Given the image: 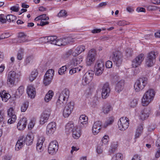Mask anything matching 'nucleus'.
Instances as JSON below:
<instances>
[{
	"label": "nucleus",
	"instance_id": "nucleus-1",
	"mask_svg": "<svg viewBox=\"0 0 160 160\" xmlns=\"http://www.w3.org/2000/svg\"><path fill=\"white\" fill-rule=\"evenodd\" d=\"M155 94V92L152 89H149L144 94L142 99L143 106L148 105L153 100Z\"/></svg>",
	"mask_w": 160,
	"mask_h": 160
},
{
	"label": "nucleus",
	"instance_id": "nucleus-2",
	"mask_svg": "<svg viewBox=\"0 0 160 160\" xmlns=\"http://www.w3.org/2000/svg\"><path fill=\"white\" fill-rule=\"evenodd\" d=\"M148 79L145 77H141L138 78L135 82L134 88L135 91L139 92L142 91L148 84Z\"/></svg>",
	"mask_w": 160,
	"mask_h": 160
},
{
	"label": "nucleus",
	"instance_id": "nucleus-3",
	"mask_svg": "<svg viewBox=\"0 0 160 160\" xmlns=\"http://www.w3.org/2000/svg\"><path fill=\"white\" fill-rule=\"evenodd\" d=\"M122 57L121 52L118 51L114 52L110 57L111 60L118 67L120 66L122 63Z\"/></svg>",
	"mask_w": 160,
	"mask_h": 160
},
{
	"label": "nucleus",
	"instance_id": "nucleus-4",
	"mask_svg": "<svg viewBox=\"0 0 160 160\" xmlns=\"http://www.w3.org/2000/svg\"><path fill=\"white\" fill-rule=\"evenodd\" d=\"M129 119L126 117H122L120 118L118 122L119 129L124 131L128 128L129 125Z\"/></svg>",
	"mask_w": 160,
	"mask_h": 160
},
{
	"label": "nucleus",
	"instance_id": "nucleus-5",
	"mask_svg": "<svg viewBox=\"0 0 160 160\" xmlns=\"http://www.w3.org/2000/svg\"><path fill=\"white\" fill-rule=\"evenodd\" d=\"M156 53L151 51L148 54L146 60V64L148 67H151L154 64L155 62Z\"/></svg>",
	"mask_w": 160,
	"mask_h": 160
},
{
	"label": "nucleus",
	"instance_id": "nucleus-6",
	"mask_svg": "<svg viewBox=\"0 0 160 160\" xmlns=\"http://www.w3.org/2000/svg\"><path fill=\"white\" fill-rule=\"evenodd\" d=\"M18 76L16 72L14 71L9 72L7 78V83L10 87H12L14 86Z\"/></svg>",
	"mask_w": 160,
	"mask_h": 160
},
{
	"label": "nucleus",
	"instance_id": "nucleus-7",
	"mask_svg": "<svg viewBox=\"0 0 160 160\" xmlns=\"http://www.w3.org/2000/svg\"><path fill=\"white\" fill-rule=\"evenodd\" d=\"M96 54V50L95 49H91L89 51L86 59V64L87 65L91 66L94 63Z\"/></svg>",
	"mask_w": 160,
	"mask_h": 160
},
{
	"label": "nucleus",
	"instance_id": "nucleus-8",
	"mask_svg": "<svg viewBox=\"0 0 160 160\" xmlns=\"http://www.w3.org/2000/svg\"><path fill=\"white\" fill-rule=\"evenodd\" d=\"M54 71L53 69H49L46 73L43 79V83L46 86L49 84L54 75Z\"/></svg>",
	"mask_w": 160,
	"mask_h": 160
},
{
	"label": "nucleus",
	"instance_id": "nucleus-9",
	"mask_svg": "<svg viewBox=\"0 0 160 160\" xmlns=\"http://www.w3.org/2000/svg\"><path fill=\"white\" fill-rule=\"evenodd\" d=\"M104 68V62L102 60L97 61L95 66V74L97 76L101 75L103 72Z\"/></svg>",
	"mask_w": 160,
	"mask_h": 160
},
{
	"label": "nucleus",
	"instance_id": "nucleus-10",
	"mask_svg": "<svg viewBox=\"0 0 160 160\" xmlns=\"http://www.w3.org/2000/svg\"><path fill=\"white\" fill-rule=\"evenodd\" d=\"M74 108V103L70 102L66 104L63 111V115L65 118L68 117L71 114Z\"/></svg>",
	"mask_w": 160,
	"mask_h": 160
},
{
	"label": "nucleus",
	"instance_id": "nucleus-11",
	"mask_svg": "<svg viewBox=\"0 0 160 160\" xmlns=\"http://www.w3.org/2000/svg\"><path fill=\"white\" fill-rule=\"evenodd\" d=\"M58 142L54 140L51 142L48 148V152L49 154L52 155L55 154L58 149Z\"/></svg>",
	"mask_w": 160,
	"mask_h": 160
},
{
	"label": "nucleus",
	"instance_id": "nucleus-12",
	"mask_svg": "<svg viewBox=\"0 0 160 160\" xmlns=\"http://www.w3.org/2000/svg\"><path fill=\"white\" fill-rule=\"evenodd\" d=\"M69 96V92L68 90L65 89L59 94V100L62 101L64 103H66L68 101Z\"/></svg>",
	"mask_w": 160,
	"mask_h": 160
},
{
	"label": "nucleus",
	"instance_id": "nucleus-13",
	"mask_svg": "<svg viewBox=\"0 0 160 160\" xmlns=\"http://www.w3.org/2000/svg\"><path fill=\"white\" fill-rule=\"evenodd\" d=\"M144 58V55L141 54L139 55L132 62V66L133 68H136L140 65Z\"/></svg>",
	"mask_w": 160,
	"mask_h": 160
},
{
	"label": "nucleus",
	"instance_id": "nucleus-14",
	"mask_svg": "<svg viewBox=\"0 0 160 160\" xmlns=\"http://www.w3.org/2000/svg\"><path fill=\"white\" fill-rule=\"evenodd\" d=\"M110 92V88L108 83L104 84L102 88V96L103 98L105 99L108 97Z\"/></svg>",
	"mask_w": 160,
	"mask_h": 160
},
{
	"label": "nucleus",
	"instance_id": "nucleus-15",
	"mask_svg": "<svg viewBox=\"0 0 160 160\" xmlns=\"http://www.w3.org/2000/svg\"><path fill=\"white\" fill-rule=\"evenodd\" d=\"M102 125L101 122L99 121L94 123L92 128V133L94 135H97L100 132L102 128Z\"/></svg>",
	"mask_w": 160,
	"mask_h": 160
},
{
	"label": "nucleus",
	"instance_id": "nucleus-16",
	"mask_svg": "<svg viewBox=\"0 0 160 160\" xmlns=\"http://www.w3.org/2000/svg\"><path fill=\"white\" fill-rule=\"evenodd\" d=\"M56 124L55 122H52L49 123L47 125L46 133L47 134H53L56 129Z\"/></svg>",
	"mask_w": 160,
	"mask_h": 160
},
{
	"label": "nucleus",
	"instance_id": "nucleus-17",
	"mask_svg": "<svg viewBox=\"0 0 160 160\" xmlns=\"http://www.w3.org/2000/svg\"><path fill=\"white\" fill-rule=\"evenodd\" d=\"M82 61V59L81 57H78L75 58L68 63V66L70 68H72L80 64Z\"/></svg>",
	"mask_w": 160,
	"mask_h": 160
},
{
	"label": "nucleus",
	"instance_id": "nucleus-18",
	"mask_svg": "<svg viewBox=\"0 0 160 160\" xmlns=\"http://www.w3.org/2000/svg\"><path fill=\"white\" fill-rule=\"evenodd\" d=\"M50 114V112L48 111H45L42 113L40 121L41 124H43L47 122L48 119Z\"/></svg>",
	"mask_w": 160,
	"mask_h": 160
},
{
	"label": "nucleus",
	"instance_id": "nucleus-19",
	"mask_svg": "<svg viewBox=\"0 0 160 160\" xmlns=\"http://www.w3.org/2000/svg\"><path fill=\"white\" fill-rule=\"evenodd\" d=\"M25 139L23 136H20L15 145V149L16 151L20 150L24 144Z\"/></svg>",
	"mask_w": 160,
	"mask_h": 160
},
{
	"label": "nucleus",
	"instance_id": "nucleus-20",
	"mask_svg": "<svg viewBox=\"0 0 160 160\" xmlns=\"http://www.w3.org/2000/svg\"><path fill=\"white\" fill-rule=\"evenodd\" d=\"M27 124V120L25 118H23L18 122L17 127L18 129L22 130H23L26 127Z\"/></svg>",
	"mask_w": 160,
	"mask_h": 160
},
{
	"label": "nucleus",
	"instance_id": "nucleus-21",
	"mask_svg": "<svg viewBox=\"0 0 160 160\" xmlns=\"http://www.w3.org/2000/svg\"><path fill=\"white\" fill-rule=\"evenodd\" d=\"M77 128L76 126H74L73 122L72 121H70L66 126V132L67 134L72 132Z\"/></svg>",
	"mask_w": 160,
	"mask_h": 160
},
{
	"label": "nucleus",
	"instance_id": "nucleus-22",
	"mask_svg": "<svg viewBox=\"0 0 160 160\" xmlns=\"http://www.w3.org/2000/svg\"><path fill=\"white\" fill-rule=\"evenodd\" d=\"M150 112L151 109L149 108H145L142 110L140 114L141 119L143 120L147 119L149 116Z\"/></svg>",
	"mask_w": 160,
	"mask_h": 160
},
{
	"label": "nucleus",
	"instance_id": "nucleus-23",
	"mask_svg": "<svg viewBox=\"0 0 160 160\" xmlns=\"http://www.w3.org/2000/svg\"><path fill=\"white\" fill-rule=\"evenodd\" d=\"M27 93L28 96L33 98L36 95V90L35 88L32 85L28 86L27 88Z\"/></svg>",
	"mask_w": 160,
	"mask_h": 160
},
{
	"label": "nucleus",
	"instance_id": "nucleus-24",
	"mask_svg": "<svg viewBox=\"0 0 160 160\" xmlns=\"http://www.w3.org/2000/svg\"><path fill=\"white\" fill-rule=\"evenodd\" d=\"M85 49V46H80L76 48L73 50V56H76L79 54L84 51Z\"/></svg>",
	"mask_w": 160,
	"mask_h": 160
},
{
	"label": "nucleus",
	"instance_id": "nucleus-25",
	"mask_svg": "<svg viewBox=\"0 0 160 160\" xmlns=\"http://www.w3.org/2000/svg\"><path fill=\"white\" fill-rule=\"evenodd\" d=\"M124 88V82L122 80L120 81L117 82L115 86V91L119 93L122 91Z\"/></svg>",
	"mask_w": 160,
	"mask_h": 160
},
{
	"label": "nucleus",
	"instance_id": "nucleus-26",
	"mask_svg": "<svg viewBox=\"0 0 160 160\" xmlns=\"http://www.w3.org/2000/svg\"><path fill=\"white\" fill-rule=\"evenodd\" d=\"M0 97L3 101L6 102L11 98V96L8 93L6 92L5 91H3L2 92H0Z\"/></svg>",
	"mask_w": 160,
	"mask_h": 160
},
{
	"label": "nucleus",
	"instance_id": "nucleus-27",
	"mask_svg": "<svg viewBox=\"0 0 160 160\" xmlns=\"http://www.w3.org/2000/svg\"><path fill=\"white\" fill-rule=\"evenodd\" d=\"M112 110V106L109 103L105 104L103 108V112L105 114L108 113Z\"/></svg>",
	"mask_w": 160,
	"mask_h": 160
},
{
	"label": "nucleus",
	"instance_id": "nucleus-28",
	"mask_svg": "<svg viewBox=\"0 0 160 160\" xmlns=\"http://www.w3.org/2000/svg\"><path fill=\"white\" fill-rule=\"evenodd\" d=\"M73 137L76 139L78 138L81 135V132L79 128L78 127L72 132Z\"/></svg>",
	"mask_w": 160,
	"mask_h": 160
},
{
	"label": "nucleus",
	"instance_id": "nucleus-29",
	"mask_svg": "<svg viewBox=\"0 0 160 160\" xmlns=\"http://www.w3.org/2000/svg\"><path fill=\"white\" fill-rule=\"evenodd\" d=\"M32 134L28 133L26 138H25V142L27 145H29L32 143L33 139L32 137Z\"/></svg>",
	"mask_w": 160,
	"mask_h": 160
},
{
	"label": "nucleus",
	"instance_id": "nucleus-30",
	"mask_svg": "<svg viewBox=\"0 0 160 160\" xmlns=\"http://www.w3.org/2000/svg\"><path fill=\"white\" fill-rule=\"evenodd\" d=\"M71 69L69 71V73L72 75L77 72H78L80 71L82 68V67L79 66L75 68H71Z\"/></svg>",
	"mask_w": 160,
	"mask_h": 160
},
{
	"label": "nucleus",
	"instance_id": "nucleus-31",
	"mask_svg": "<svg viewBox=\"0 0 160 160\" xmlns=\"http://www.w3.org/2000/svg\"><path fill=\"white\" fill-rule=\"evenodd\" d=\"M53 95V92L52 91L49 90L45 97L44 100L45 102H48L51 100Z\"/></svg>",
	"mask_w": 160,
	"mask_h": 160
},
{
	"label": "nucleus",
	"instance_id": "nucleus-32",
	"mask_svg": "<svg viewBox=\"0 0 160 160\" xmlns=\"http://www.w3.org/2000/svg\"><path fill=\"white\" fill-rule=\"evenodd\" d=\"M62 40L63 46L67 45L73 42V39L70 37L63 38Z\"/></svg>",
	"mask_w": 160,
	"mask_h": 160
},
{
	"label": "nucleus",
	"instance_id": "nucleus-33",
	"mask_svg": "<svg viewBox=\"0 0 160 160\" xmlns=\"http://www.w3.org/2000/svg\"><path fill=\"white\" fill-rule=\"evenodd\" d=\"M38 75V72L37 70H35L32 71L29 76V80L31 81H33L35 79Z\"/></svg>",
	"mask_w": 160,
	"mask_h": 160
},
{
	"label": "nucleus",
	"instance_id": "nucleus-34",
	"mask_svg": "<svg viewBox=\"0 0 160 160\" xmlns=\"http://www.w3.org/2000/svg\"><path fill=\"white\" fill-rule=\"evenodd\" d=\"M88 117L84 115L80 116L79 118V122L82 124H85L87 123Z\"/></svg>",
	"mask_w": 160,
	"mask_h": 160
},
{
	"label": "nucleus",
	"instance_id": "nucleus-35",
	"mask_svg": "<svg viewBox=\"0 0 160 160\" xmlns=\"http://www.w3.org/2000/svg\"><path fill=\"white\" fill-rule=\"evenodd\" d=\"M26 36L23 33H20L18 35V41L20 42H25L26 40Z\"/></svg>",
	"mask_w": 160,
	"mask_h": 160
},
{
	"label": "nucleus",
	"instance_id": "nucleus-36",
	"mask_svg": "<svg viewBox=\"0 0 160 160\" xmlns=\"http://www.w3.org/2000/svg\"><path fill=\"white\" fill-rule=\"evenodd\" d=\"M24 52V50L22 48H20L18 50L17 55L18 59L20 60L22 59L23 58Z\"/></svg>",
	"mask_w": 160,
	"mask_h": 160
},
{
	"label": "nucleus",
	"instance_id": "nucleus-37",
	"mask_svg": "<svg viewBox=\"0 0 160 160\" xmlns=\"http://www.w3.org/2000/svg\"><path fill=\"white\" fill-rule=\"evenodd\" d=\"M57 38V37L55 36H49L47 38L48 42L53 44H54V43H55L56 40Z\"/></svg>",
	"mask_w": 160,
	"mask_h": 160
},
{
	"label": "nucleus",
	"instance_id": "nucleus-38",
	"mask_svg": "<svg viewBox=\"0 0 160 160\" xmlns=\"http://www.w3.org/2000/svg\"><path fill=\"white\" fill-rule=\"evenodd\" d=\"M24 88L23 86H20L17 89L16 92V95L17 96L20 97L23 93Z\"/></svg>",
	"mask_w": 160,
	"mask_h": 160
},
{
	"label": "nucleus",
	"instance_id": "nucleus-39",
	"mask_svg": "<svg viewBox=\"0 0 160 160\" xmlns=\"http://www.w3.org/2000/svg\"><path fill=\"white\" fill-rule=\"evenodd\" d=\"M114 120V118L113 117H109L104 124V127L106 128L108 125L112 124Z\"/></svg>",
	"mask_w": 160,
	"mask_h": 160
},
{
	"label": "nucleus",
	"instance_id": "nucleus-40",
	"mask_svg": "<svg viewBox=\"0 0 160 160\" xmlns=\"http://www.w3.org/2000/svg\"><path fill=\"white\" fill-rule=\"evenodd\" d=\"M93 75V72L90 70L87 72L84 75L86 77H87V78H88L89 80L90 79L91 80H92Z\"/></svg>",
	"mask_w": 160,
	"mask_h": 160
},
{
	"label": "nucleus",
	"instance_id": "nucleus-41",
	"mask_svg": "<svg viewBox=\"0 0 160 160\" xmlns=\"http://www.w3.org/2000/svg\"><path fill=\"white\" fill-rule=\"evenodd\" d=\"M122 155L120 153H117L112 158L111 160H122Z\"/></svg>",
	"mask_w": 160,
	"mask_h": 160
},
{
	"label": "nucleus",
	"instance_id": "nucleus-42",
	"mask_svg": "<svg viewBox=\"0 0 160 160\" xmlns=\"http://www.w3.org/2000/svg\"><path fill=\"white\" fill-rule=\"evenodd\" d=\"M117 142H114L111 145V147L109 149V152L110 153H112L115 152L118 147Z\"/></svg>",
	"mask_w": 160,
	"mask_h": 160
},
{
	"label": "nucleus",
	"instance_id": "nucleus-43",
	"mask_svg": "<svg viewBox=\"0 0 160 160\" xmlns=\"http://www.w3.org/2000/svg\"><path fill=\"white\" fill-rule=\"evenodd\" d=\"M28 106V102H25L22 104L21 106V109L22 112H25Z\"/></svg>",
	"mask_w": 160,
	"mask_h": 160
},
{
	"label": "nucleus",
	"instance_id": "nucleus-44",
	"mask_svg": "<svg viewBox=\"0 0 160 160\" xmlns=\"http://www.w3.org/2000/svg\"><path fill=\"white\" fill-rule=\"evenodd\" d=\"M7 21L9 22H13L16 19V17L12 14L8 15L6 16Z\"/></svg>",
	"mask_w": 160,
	"mask_h": 160
},
{
	"label": "nucleus",
	"instance_id": "nucleus-45",
	"mask_svg": "<svg viewBox=\"0 0 160 160\" xmlns=\"http://www.w3.org/2000/svg\"><path fill=\"white\" fill-rule=\"evenodd\" d=\"M66 104V103H64L62 101L58 100L56 102V106L57 108L60 109L62 108Z\"/></svg>",
	"mask_w": 160,
	"mask_h": 160
},
{
	"label": "nucleus",
	"instance_id": "nucleus-46",
	"mask_svg": "<svg viewBox=\"0 0 160 160\" xmlns=\"http://www.w3.org/2000/svg\"><path fill=\"white\" fill-rule=\"evenodd\" d=\"M91 81L90 79L89 80L88 78L84 75L82 80V84L84 86L86 85L89 83Z\"/></svg>",
	"mask_w": 160,
	"mask_h": 160
},
{
	"label": "nucleus",
	"instance_id": "nucleus-47",
	"mask_svg": "<svg viewBox=\"0 0 160 160\" xmlns=\"http://www.w3.org/2000/svg\"><path fill=\"white\" fill-rule=\"evenodd\" d=\"M10 118L8 119V122L9 124H12L15 122L16 120V115H13L12 117H9Z\"/></svg>",
	"mask_w": 160,
	"mask_h": 160
},
{
	"label": "nucleus",
	"instance_id": "nucleus-48",
	"mask_svg": "<svg viewBox=\"0 0 160 160\" xmlns=\"http://www.w3.org/2000/svg\"><path fill=\"white\" fill-rule=\"evenodd\" d=\"M67 68L66 66H62L59 69L58 73L59 74L62 75L64 74V72L66 71Z\"/></svg>",
	"mask_w": 160,
	"mask_h": 160
},
{
	"label": "nucleus",
	"instance_id": "nucleus-49",
	"mask_svg": "<svg viewBox=\"0 0 160 160\" xmlns=\"http://www.w3.org/2000/svg\"><path fill=\"white\" fill-rule=\"evenodd\" d=\"M5 113V112L4 110H0V123L3 122Z\"/></svg>",
	"mask_w": 160,
	"mask_h": 160
},
{
	"label": "nucleus",
	"instance_id": "nucleus-50",
	"mask_svg": "<svg viewBox=\"0 0 160 160\" xmlns=\"http://www.w3.org/2000/svg\"><path fill=\"white\" fill-rule=\"evenodd\" d=\"M8 115L9 117H12L13 115H15L14 110L12 108H10L8 110Z\"/></svg>",
	"mask_w": 160,
	"mask_h": 160
},
{
	"label": "nucleus",
	"instance_id": "nucleus-51",
	"mask_svg": "<svg viewBox=\"0 0 160 160\" xmlns=\"http://www.w3.org/2000/svg\"><path fill=\"white\" fill-rule=\"evenodd\" d=\"M33 59V57L32 56H30L28 57L25 60V63L26 65L30 62H32Z\"/></svg>",
	"mask_w": 160,
	"mask_h": 160
},
{
	"label": "nucleus",
	"instance_id": "nucleus-52",
	"mask_svg": "<svg viewBox=\"0 0 160 160\" xmlns=\"http://www.w3.org/2000/svg\"><path fill=\"white\" fill-rule=\"evenodd\" d=\"M67 14V13L66 11L65 10H61L58 14L57 16L59 17L66 16Z\"/></svg>",
	"mask_w": 160,
	"mask_h": 160
},
{
	"label": "nucleus",
	"instance_id": "nucleus-53",
	"mask_svg": "<svg viewBox=\"0 0 160 160\" xmlns=\"http://www.w3.org/2000/svg\"><path fill=\"white\" fill-rule=\"evenodd\" d=\"M35 124V121L34 120H31L28 125V128L30 129H32Z\"/></svg>",
	"mask_w": 160,
	"mask_h": 160
},
{
	"label": "nucleus",
	"instance_id": "nucleus-54",
	"mask_svg": "<svg viewBox=\"0 0 160 160\" xmlns=\"http://www.w3.org/2000/svg\"><path fill=\"white\" fill-rule=\"evenodd\" d=\"M6 17L4 14H0V22L2 23L6 22Z\"/></svg>",
	"mask_w": 160,
	"mask_h": 160
},
{
	"label": "nucleus",
	"instance_id": "nucleus-55",
	"mask_svg": "<svg viewBox=\"0 0 160 160\" xmlns=\"http://www.w3.org/2000/svg\"><path fill=\"white\" fill-rule=\"evenodd\" d=\"M137 104V101L136 99H134L131 101L130 103V106L131 107H135Z\"/></svg>",
	"mask_w": 160,
	"mask_h": 160
},
{
	"label": "nucleus",
	"instance_id": "nucleus-56",
	"mask_svg": "<svg viewBox=\"0 0 160 160\" xmlns=\"http://www.w3.org/2000/svg\"><path fill=\"white\" fill-rule=\"evenodd\" d=\"M132 52L133 51L130 48L127 49L126 52V55L127 57L131 56L132 55Z\"/></svg>",
	"mask_w": 160,
	"mask_h": 160
},
{
	"label": "nucleus",
	"instance_id": "nucleus-57",
	"mask_svg": "<svg viewBox=\"0 0 160 160\" xmlns=\"http://www.w3.org/2000/svg\"><path fill=\"white\" fill-rule=\"evenodd\" d=\"M43 145L42 144H37V149L38 152H42L43 150V148L42 146Z\"/></svg>",
	"mask_w": 160,
	"mask_h": 160
},
{
	"label": "nucleus",
	"instance_id": "nucleus-58",
	"mask_svg": "<svg viewBox=\"0 0 160 160\" xmlns=\"http://www.w3.org/2000/svg\"><path fill=\"white\" fill-rule=\"evenodd\" d=\"M54 45H58L59 46H63L62 42V38L57 39H56L55 43Z\"/></svg>",
	"mask_w": 160,
	"mask_h": 160
},
{
	"label": "nucleus",
	"instance_id": "nucleus-59",
	"mask_svg": "<svg viewBox=\"0 0 160 160\" xmlns=\"http://www.w3.org/2000/svg\"><path fill=\"white\" fill-rule=\"evenodd\" d=\"M10 36L8 33H4L2 34L0 36V40L3 39L5 38H7Z\"/></svg>",
	"mask_w": 160,
	"mask_h": 160
},
{
	"label": "nucleus",
	"instance_id": "nucleus-60",
	"mask_svg": "<svg viewBox=\"0 0 160 160\" xmlns=\"http://www.w3.org/2000/svg\"><path fill=\"white\" fill-rule=\"evenodd\" d=\"M73 50L71 49L69 50L65 54V57L66 58L69 57L71 55L73 56Z\"/></svg>",
	"mask_w": 160,
	"mask_h": 160
},
{
	"label": "nucleus",
	"instance_id": "nucleus-61",
	"mask_svg": "<svg viewBox=\"0 0 160 160\" xmlns=\"http://www.w3.org/2000/svg\"><path fill=\"white\" fill-rule=\"evenodd\" d=\"M45 140V138L43 136L40 137L38 140V142L37 144H42L43 145V143Z\"/></svg>",
	"mask_w": 160,
	"mask_h": 160
},
{
	"label": "nucleus",
	"instance_id": "nucleus-62",
	"mask_svg": "<svg viewBox=\"0 0 160 160\" xmlns=\"http://www.w3.org/2000/svg\"><path fill=\"white\" fill-rule=\"evenodd\" d=\"M112 66V62L108 60L106 62V66L107 68H111Z\"/></svg>",
	"mask_w": 160,
	"mask_h": 160
},
{
	"label": "nucleus",
	"instance_id": "nucleus-63",
	"mask_svg": "<svg viewBox=\"0 0 160 160\" xmlns=\"http://www.w3.org/2000/svg\"><path fill=\"white\" fill-rule=\"evenodd\" d=\"M108 136H104L102 139V143L104 144H106L108 142Z\"/></svg>",
	"mask_w": 160,
	"mask_h": 160
},
{
	"label": "nucleus",
	"instance_id": "nucleus-64",
	"mask_svg": "<svg viewBox=\"0 0 160 160\" xmlns=\"http://www.w3.org/2000/svg\"><path fill=\"white\" fill-rule=\"evenodd\" d=\"M10 10L14 12H18L19 10V7L17 5L13 6L11 8Z\"/></svg>",
	"mask_w": 160,
	"mask_h": 160
}]
</instances>
